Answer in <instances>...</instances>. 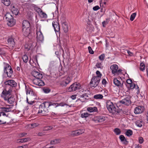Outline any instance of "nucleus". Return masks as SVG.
<instances>
[{
	"label": "nucleus",
	"mask_w": 148,
	"mask_h": 148,
	"mask_svg": "<svg viewBox=\"0 0 148 148\" xmlns=\"http://www.w3.org/2000/svg\"><path fill=\"white\" fill-rule=\"evenodd\" d=\"M13 106L12 105L5 104L4 107L1 108V111L0 112V125L6 123L8 114L6 113L11 112Z\"/></svg>",
	"instance_id": "f257e3e1"
},
{
	"label": "nucleus",
	"mask_w": 148,
	"mask_h": 148,
	"mask_svg": "<svg viewBox=\"0 0 148 148\" xmlns=\"http://www.w3.org/2000/svg\"><path fill=\"white\" fill-rule=\"evenodd\" d=\"M32 74L35 78L32 80L34 84L39 86H42L45 85V82L42 79L43 77L42 73L34 71L32 72Z\"/></svg>",
	"instance_id": "f03ea898"
},
{
	"label": "nucleus",
	"mask_w": 148,
	"mask_h": 148,
	"mask_svg": "<svg viewBox=\"0 0 148 148\" xmlns=\"http://www.w3.org/2000/svg\"><path fill=\"white\" fill-rule=\"evenodd\" d=\"M106 107L110 112L112 114L119 113L120 112L121 110L117 109L113 103L110 101H107L106 102Z\"/></svg>",
	"instance_id": "7ed1b4c3"
},
{
	"label": "nucleus",
	"mask_w": 148,
	"mask_h": 148,
	"mask_svg": "<svg viewBox=\"0 0 148 148\" xmlns=\"http://www.w3.org/2000/svg\"><path fill=\"white\" fill-rule=\"evenodd\" d=\"M12 92V89L10 87L8 90L7 88H5L1 94V97L5 101L11 95Z\"/></svg>",
	"instance_id": "20e7f679"
},
{
	"label": "nucleus",
	"mask_w": 148,
	"mask_h": 148,
	"mask_svg": "<svg viewBox=\"0 0 148 148\" xmlns=\"http://www.w3.org/2000/svg\"><path fill=\"white\" fill-rule=\"evenodd\" d=\"M5 66L4 67V72L6 73L8 77H10L13 74V71L11 66L8 64L4 63Z\"/></svg>",
	"instance_id": "39448f33"
},
{
	"label": "nucleus",
	"mask_w": 148,
	"mask_h": 148,
	"mask_svg": "<svg viewBox=\"0 0 148 148\" xmlns=\"http://www.w3.org/2000/svg\"><path fill=\"white\" fill-rule=\"evenodd\" d=\"M110 69L112 73L114 75H119L121 73L122 71V69L119 68L118 66L116 64L111 65Z\"/></svg>",
	"instance_id": "423d86ee"
},
{
	"label": "nucleus",
	"mask_w": 148,
	"mask_h": 148,
	"mask_svg": "<svg viewBox=\"0 0 148 148\" xmlns=\"http://www.w3.org/2000/svg\"><path fill=\"white\" fill-rule=\"evenodd\" d=\"M5 16L6 20L8 22L7 24L9 26H12L15 24V21L12 16L10 13H7Z\"/></svg>",
	"instance_id": "0eeeda50"
},
{
	"label": "nucleus",
	"mask_w": 148,
	"mask_h": 148,
	"mask_svg": "<svg viewBox=\"0 0 148 148\" xmlns=\"http://www.w3.org/2000/svg\"><path fill=\"white\" fill-rule=\"evenodd\" d=\"M80 85L79 83L75 82L70 86L68 89L69 92L75 91L79 89L80 88Z\"/></svg>",
	"instance_id": "6e6552de"
},
{
	"label": "nucleus",
	"mask_w": 148,
	"mask_h": 148,
	"mask_svg": "<svg viewBox=\"0 0 148 148\" xmlns=\"http://www.w3.org/2000/svg\"><path fill=\"white\" fill-rule=\"evenodd\" d=\"M100 79L93 77L91 79L90 84L91 87H95L98 85Z\"/></svg>",
	"instance_id": "1a4fd4ad"
},
{
	"label": "nucleus",
	"mask_w": 148,
	"mask_h": 148,
	"mask_svg": "<svg viewBox=\"0 0 148 148\" xmlns=\"http://www.w3.org/2000/svg\"><path fill=\"white\" fill-rule=\"evenodd\" d=\"M130 99L131 97L130 96H128L124 99L119 101V102L123 104L129 106L131 104V101Z\"/></svg>",
	"instance_id": "9d476101"
},
{
	"label": "nucleus",
	"mask_w": 148,
	"mask_h": 148,
	"mask_svg": "<svg viewBox=\"0 0 148 148\" xmlns=\"http://www.w3.org/2000/svg\"><path fill=\"white\" fill-rule=\"evenodd\" d=\"M37 38L39 41H42L43 40V36L40 28H37L36 30Z\"/></svg>",
	"instance_id": "9b49d317"
},
{
	"label": "nucleus",
	"mask_w": 148,
	"mask_h": 148,
	"mask_svg": "<svg viewBox=\"0 0 148 148\" xmlns=\"http://www.w3.org/2000/svg\"><path fill=\"white\" fill-rule=\"evenodd\" d=\"M48 112V109H47L46 108H43V107L41 105L39 106L38 113L41 114V115H46Z\"/></svg>",
	"instance_id": "f8f14e48"
},
{
	"label": "nucleus",
	"mask_w": 148,
	"mask_h": 148,
	"mask_svg": "<svg viewBox=\"0 0 148 148\" xmlns=\"http://www.w3.org/2000/svg\"><path fill=\"white\" fill-rule=\"evenodd\" d=\"M4 83L6 85L10 86L12 87H16L17 84V83L12 79L7 80Z\"/></svg>",
	"instance_id": "ddd939ff"
},
{
	"label": "nucleus",
	"mask_w": 148,
	"mask_h": 148,
	"mask_svg": "<svg viewBox=\"0 0 148 148\" xmlns=\"http://www.w3.org/2000/svg\"><path fill=\"white\" fill-rule=\"evenodd\" d=\"M144 108L143 106H139L135 108L134 113L136 114H140L144 111Z\"/></svg>",
	"instance_id": "4468645a"
},
{
	"label": "nucleus",
	"mask_w": 148,
	"mask_h": 148,
	"mask_svg": "<svg viewBox=\"0 0 148 148\" xmlns=\"http://www.w3.org/2000/svg\"><path fill=\"white\" fill-rule=\"evenodd\" d=\"M84 130L83 129H80L73 131L72 132L71 135L73 136H75L82 134L84 133Z\"/></svg>",
	"instance_id": "2eb2a0df"
},
{
	"label": "nucleus",
	"mask_w": 148,
	"mask_h": 148,
	"mask_svg": "<svg viewBox=\"0 0 148 148\" xmlns=\"http://www.w3.org/2000/svg\"><path fill=\"white\" fill-rule=\"evenodd\" d=\"M55 104L54 103H53L51 102L45 101L42 103L41 105L43 107V108L48 109V108L50 106H55Z\"/></svg>",
	"instance_id": "dca6fc26"
},
{
	"label": "nucleus",
	"mask_w": 148,
	"mask_h": 148,
	"mask_svg": "<svg viewBox=\"0 0 148 148\" xmlns=\"http://www.w3.org/2000/svg\"><path fill=\"white\" fill-rule=\"evenodd\" d=\"M72 79L69 77H67L61 83L62 86H66L71 82Z\"/></svg>",
	"instance_id": "f3484780"
},
{
	"label": "nucleus",
	"mask_w": 148,
	"mask_h": 148,
	"mask_svg": "<svg viewBox=\"0 0 148 148\" xmlns=\"http://www.w3.org/2000/svg\"><path fill=\"white\" fill-rule=\"evenodd\" d=\"M114 84L117 86L122 88L123 83H121L120 81L118 80L116 78H114L113 80Z\"/></svg>",
	"instance_id": "a211bd4d"
},
{
	"label": "nucleus",
	"mask_w": 148,
	"mask_h": 148,
	"mask_svg": "<svg viewBox=\"0 0 148 148\" xmlns=\"http://www.w3.org/2000/svg\"><path fill=\"white\" fill-rule=\"evenodd\" d=\"M31 28H23V30L24 35L27 37L31 32Z\"/></svg>",
	"instance_id": "6ab92c4d"
},
{
	"label": "nucleus",
	"mask_w": 148,
	"mask_h": 148,
	"mask_svg": "<svg viewBox=\"0 0 148 148\" xmlns=\"http://www.w3.org/2000/svg\"><path fill=\"white\" fill-rule=\"evenodd\" d=\"M52 25L55 32H59L60 31V27L59 24L57 22H52Z\"/></svg>",
	"instance_id": "aec40b11"
},
{
	"label": "nucleus",
	"mask_w": 148,
	"mask_h": 148,
	"mask_svg": "<svg viewBox=\"0 0 148 148\" xmlns=\"http://www.w3.org/2000/svg\"><path fill=\"white\" fill-rule=\"evenodd\" d=\"M23 28H28L30 27V24L29 22L26 20L23 21L22 23Z\"/></svg>",
	"instance_id": "412c9836"
},
{
	"label": "nucleus",
	"mask_w": 148,
	"mask_h": 148,
	"mask_svg": "<svg viewBox=\"0 0 148 148\" xmlns=\"http://www.w3.org/2000/svg\"><path fill=\"white\" fill-rule=\"evenodd\" d=\"M8 44L12 47H14L15 45V42L14 41V40L11 37L9 38L8 40Z\"/></svg>",
	"instance_id": "4be33fe9"
},
{
	"label": "nucleus",
	"mask_w": 148,
	"mask_h": 148,
	"mask_svg": "<svg viewBox=\"0 0 148 148\" xmlns=\"http://www.w3.org/2000/svg\"><path fill=\"white\" fill-rule=\"evenodd\" d=\"M8 44L12 47H14L15 45V42L14 41V40L11 37L9 38L8 40Z\"/></svg>",
	"instance_id": "5701e85b"
},
{
	"label": "nucleus",
	"mask_w": 148,
	"mask_h": 148,
	"mask_svg": "<svg viewBox=\"0 0 148 148\" xmlns=\"http://www.w3.org/2000/svg\"><path fill=\"white\" fill-rule=\"evenodd\" d=\"M63 30L65 33H66L68 30V25L66 22H64L62 25Z\"/></svg>",
	"instance_id": "b1692460"
},
{
	"label": "nucleus",
	"mask_w": 148,
	"mask_h": 148,
	"mask_svg": "<svg viewBox=\"0 0 148 148\" xmlns=\"http://www.w3.org/2000/svg\"><path fill=\"white\" fill-rule=\"evenodd\" d=\"M136 125L139 127H141L144 124V122L142 120H137L135 122Z\"/></svg>",
	"instance_id": "393cba45"
},
{
	"label": "nucleus",
	"mask_w": 148,
	"mask_h": 148,
	"mask_svg": "<svg viewBox=\"0 0 148 148\" xmlns=\"http://www.w3.org/2000/svg\"><path fill=\"white\" fill-rule=\"evenodd\" d=\"M5 101H7L9 104H12L14 102L15 99L12 96H9Z\"/></svg>",
	"instance_id": "a878e982"
},
{
	"label": "nucleus",
	"mask_w": 148,
	"mask_h": 148,
	"mask_svg": "<svg viewBox=\"0 0 148 148\" xmlns=\"http://www.w3.org/2000/svg\"><path fill=\"white\" fill-rule=\"evenodd\" d=\"M87 110L90 112H97L98 110L96 107H88L87 108Z\"/></svg>",
	"instance_id": "bb28decb"
},
{
	"label": "nucleus",
	"mask_w": 148,
	"mask_h": 148,
	"mask_svg": "<svg viewBox=\"0 0 148 148\" xmlns=\"http://www.w3.org/2000/svg\"><path fill=\"white\" fill-rule=\"evenodd\" d=\"M25 87V90L27 95L28 94L32 95L33 94V92L31 89L28 87H27L26 85Z\"/></svg>",
	"instance_id": "cd10ccee"
},
{
	"label": "nucleus",
	"mask_w": 148,
	"mask_h": 148,
	"mask_svg": "<svg viewBox=\"0 0 148 148\" xmlns=\"http://www.w3.org/2000/svg\"><path fill=\"white\" fill-rule=\"evenodd\" d=\"M97 119L98 122L101 123L104 121L106 120V117L103 116H99L97 117Z\"/></svg>",
	"instance_id": "c85d7f7f"
},
{
	"label": "nucleus",
	"mask_w": 148,
	"mask_h": 148,
	"mask_svg": "<svg viewBox=\"0 0 148 148\" xmlns=\"http://www.w3.org/2000/svg\"><path fill=\"white\" fill-rule=\"evenodd\" d=\"M12 13L15 15H18L19 11L18 9L17 8L14 7V6H13L11 9Z\"/></svg>",
	"instance_id": "c756f323"
},
{
	"label": "nucleus",
	"mask_w": 148,
	"mask_h": 148,
	"mask_svg": "<svg viewBox=\"0 0 148 148\" xmlns=\"http://www.w3.org/2000/svg\"><path fill=\"white\" fill-rule=\"evenodd\" d=\"M1 2L6 6H8L10 4V0H1Z\"/></svg>",
	"instance_id": "7c9ffc66"
},
{
	"label": "nucleus",
	"mask_w": 148,
	"mask_h": 148,
	"mask_svg": "<svg viewBox=\"0 0 148 148\" xmlns=\"http://www.w3.org/2000/svg\"><path fill=\"white\" fill-rule=\"evenodd\" d=\"M125 134L127 136L130 137L133 134V132L130 130H127L125 132Z\"/></svg>",
	"instance_id": "2f4dec72"
},
{
	"label": "nucleus",
	"mask_w": 148,
	"mask_h": 148,
	"mask_svg": "<svg viewBox=\"0 0 148 148\" xmlns=\"http://www.w3.org/2000/svg\"><path fill=\"white\" fill-rule=\"evenodd\" d=\"M60 139H53L50 141V144L51 145H54L59 143L60 141Z\"/></svg>",
	"instance_id": "473e14b6"
},
{
	"label": "nucleus",
	"mask_w": 148,
	"mask_h": 148,
	"mask_svg": "<svg viewBox=\"0 0 148 148\" xmlns=\"http://www.w3.org/2000/svg\"><path fill=\"white\" fill-rule=\"evenodd\" d=\"M55 106H56V107L58 106H68V105L65 103L64 102H61L60 103H54Z\"/></svg>",
	"instance_id": "72a5a7b5"
},
{
	"label": "nucleus",
	"mask_w": 148,
	"mask_h": 148,
	"mask_svg": "<svg viewBox=\"0 0 148 148\" xmlns=\"http://www.w3.org/2000/svg\"><path fill=\"white\" fill-rule=\"evenodd\" d=\"M103 96L101 94H97L94 96V98L96 99H101L103 98Z\"/></svg>",
	"instance_id": "f704fd0d"
},
{
	"label": "nucleus",
	"mask_w": 148,
	"mask_h": 148,
	"mask_svg": "<svg viewBox=\"0 0 148 148\" xmlns=\"http://www.w3.org/2000/svg\"><path fill=\"white\" fill-rule=\"evenodd\" d=\"M107 1V0H101V1L100 2V6L104 7V6L106 5V4Z\"/></svg>",
	"instance_id": "c9c22d12"
},
{
	"label": "nucleus",
	"mask_w": 148,
	"mask_h": 148,
	"mask_svg": "<svg viewBox=\"0 0 148 148\" xmlns=\"http://www.w3.org/2000/svg\"><path fill=\"white\" fill-rule=\"evenodd\" d=\"M22 59L23 61L26 63L27 62L28 60V58L26 55H24L22 57Z\"/></svg>",
	"instance_id": "e433bc0d"
},
{
	"label": "nucleus",
	"mask_w": 148,
	"mask_h": 148,
	"mask_svg": "<svg viewBox=\"0 0 148 148\" xmlns=\"http://www.w3.org/2000/svg\"><path fill=\"white\" fill-rule=\"evenodd\" d=\"M39 16L42 18H47V16L45 13L42 11L39 14Z\"/></svg>",
	"instance_id": "4c0bfd02"
},
{
	"label": "nucleus",
	"mask_w": 148,
	"mask_h": 148,
	"mask_svg": "<svg viewBox=\"0 0 148 148\" xmlns=\"http://www.w3.org/2000/svg\"><path fill=\"white\" fill-rule=\"evenodd\" d=\"M145 64L143 63H141L140 64V71H143L145 70Z\"/></svg>",
	"instance_id": "58836bf2"
},
{
	"label": "nucleus",
	"mask_w": 148,
	"mask_h": 148,
	"mask_svg": "<svg viewBox=\"0 0 148 148\" xmlns=\"http://www.w3.org/2000/svg\"><path fill=\"white\" fill-rule=\"evenodd\" d=\"M52 126H46L44 127L43 130V131H48L52 130L53 129Z\"/></svg>",
	"instance_id": "ea45409f"
},
{
	"label": "nucleus",
	"mask_w": 148,
	"mask_h": 148,
	"mask_svg": "<svg viewBox=\"0 0 148 148\" xmlns=\"http://www.w3.org/2000/svg\"><path fill=\"white\" fill-rule=\"evenodd\" d=\"M136 86L135 84L133 83L132 82L131 84H130L129 85H128L127 87L128 88H129L130 89H133Z\"/></svg>",
	"instance_id": "a19ab883"
},
{
	"label": "nucleus",
	"mask_w": 148,
	"mask_h": 148,
	"mask_svg": "<svg viewBox=\"0 0 148 148\" xmlns=\"http://www.w3.org/2000/svg\"><path fill=\"white\" fill-rule=\"evenodd\" d=\"M96 74L97 76H95L96 78H98L99 79H100L101 77L102 76V74L99 71H97L96 72Z\"/></svg>",
	"instance_id": "79ce46f5"
},
{
	"label": "nucleus",
	"mask_w": 148,
	"mask_h": 148,
	"mask_svg": "<svg viewBox=\"0 0 148 148\" xmlns=\"http://www.w3.org/2000/svg\"><path fill=\"white\" fill-rule=\"evenodd\" d=\"M90 114L87 112L83 113L81 114V116L82 118H86L88 117Z\"/></svg>",
	"instance_id": "37998d69"
},
{
	"label": "nucleus",
	"mask_w": 148,
	"mask_h": 148,
	"mask_svg": "<svg viewBox=\"0 0 148 148\" xmlns=\"http://www.w3.org/2000/svg\"><path fill=\"white\" fill-rule=\"evenodd\" d=\"M136 13H134L132 14L130 16V20L131 21H133L134 19V18L136 16Z\"/></svg>",
	"instance_id": "c03bdc74"
},
{
	"label": "nucleus",
	"mask_w": 148,
	"mask_h": 148,
	"mask_svg": "<svg viewBox=\"0 0 148 148\" xmlns=\"http://www.w3.org/2000/svg\"><path fill=\"white\" fill-rule=\"evenodd\" d=\"M114 132L116 135L120 134L121 132L120 130L117 128L115 129L114 130Z\"/></svg>",
	"instance_id": "a18cd8bd"
},
{
	"label": "nucleus",
	"mask_w": 148,
	"mask_h": 148,
	"mask_svg": "<svg viewBox=\"0 0 148 148\" xmlns=\"http://www.w3.org/2000/svg\"><path fill=\"white\" fill-rule=\"evenodd\" d=\"M105 58V55L104 54L101 55L99 57V59L101 61H103Z\"/></svg>",
	"instance_id": "49530a36"
},
{
	"label": "nucleus",
	"mask_w": 148,
	"mask_h": 148,
	"mask_svg": "<svg viewBox=\"0 0 148 148\" xmlns=\"http://www.w3.org/2000/svg\"><path fill=\"white\" fill-rule=\"evenodd\" d=\"M121 142L123 144L125 145H127L128 144V142L126 140L127 139H120Z\"/></svg>",
	"instance_id": "de8ad7c7"
},
{
	"label": "nucleus",
	"mask_w": 148,
	"mask_h": 148,
	"mask_svg": "<svg viewBox=\"0 0 148 148\" xmlns=\"http://www.w3.org/2000/svg\"><path fill=\"white\" fill-rule=\"evenodd\" d=\"M18 139V143H24L28 141L29 139Z\"/></svg>",
	"instance_id": "09e8293b"
},
{
	"label": "nucleus",
	"mask_w": 148,
	"mask_h": 148,
	"mask_svg": "<svg viewBox=\"0 0 148 148\" xmlns=\"http://www.w3.org/2000/svg\"><path fill=\"white\" fill-rule=\"evenodd\" d=\"M96 66L99 68H101L102 67V64L101 63L98 62L95 65Z\"/></svg>",
	"instance_id": "8fccbe9b"
},
{
	"label": "nucleus",
	"mask_w": 148,
	"mask_h": 148,
	"mask_svg": "<svg viewBox=\"0 0 148 148\" xmlns=\"http://www.w3.org/2000/svg\"><path fill=\"white\" fill-rule=\"evenodd\" d=\"M132 80L130 79H128L127 80V84H126V86L127 87L128 86V85H129L130 84L132 83Z\"/></svg>",
	"instance_id": "3c124183"
},
{
	"label": "nucleus",
	"mask_w": 148,
	"mask_h": 148,
	"mask_svg": "<svg viewBox=\"0 0 148 148\" xmlns=\"http://www.w3.org/2000/svg\"><path fill=\"white\" fill-rule=\"evenodd\" d=\"M88 49L89 51V52L90 54H92L94 53V51L92 50L91 47L90 46H89L88 47Z\"/></svg>",
	"instance_id": "603ef678"
},
{
	"label": "nucleus",
	"mask_w": 148,
	"mask_h": 148,
	"mask_svg": "<svg viewBox=\"0 0 148 148\" xmlns=\"http://www.w3.org/2000/svg\"><path fill=\"white\" fill-rule=\"evenodd\" d=\"M38 125L39 124H38L36 123H33L29 124V125H30L33 128L38 126Z\"/></svg>",
	"instance_id": "864d4df0"
},
{
	"label": "nucleus",
	"mask_w": 148,
	"mask_h": 148,
	"mask_svg": "<svg viewBox=\"0 0 148 148\" xmlns=\"http://www.w3.org/2000/svg\"><path fill=\"white\" fill-rule=\"evenodd\" d=\"M88 97V95L86 93H84L82 95H80L79 96V97L82 98H85L86 99V97Z\"/></svg>",
	"instance_id": "5fc2aeb1"
},
{
	"label": "nucleus",
	"mask_w": 148,
	"mask_h": 148,
	"mask_svg": "<svg viewBox=\"0 0 148 148\" xmlns=\"http://www.w3.org/2000/svg\"><path fill=\"white\" fill-rule=\"evenodd\" d=\"M36 11L38 13V14L42 11V10L40 8H37L35 9Z\"/></svg>",
	"instance_id": "6e6d98bb"
},
{
	"label": "nucleus",
	"mask_w": 148,
	"mask_h": 148,
	"mask_svg": "<svg viewBox=\"0 0 148 148\" xmlns=\"http://www.w3.org/2000/svg\"><path fill=\"white\" fill-rule=\"evenodd\" d=\"M31 5V2L30 1H28L27 2H26L24 4V6H29Z\"/></svg>",
	"instance_id": "4d7b16f0"
},
{
	"label": "nucleus",
	"mask_w": 148,
	"mask_h": 148,
	"mask_svg": "<svg viewBox=\"0 0 148 148\" xmlns=\"http://www.w3.org/2000/svg\"><path fill=\"white\" fill-rule=\"evenodd\" d=\"M43 90L44 92L46 93H49L50 91L49 88H44Z\"/></svg>",
	"instance_id": "13d9d810"
},
{
	"label": "nucleus",
	"mask_w": 148,
	"mask_h": 148,
	"mask_svg": "<svg viewBox=\"0 0 148 148\" xmlns=\"http://www.w3.org/2000/svg\"><path fill=\"white\" fill-rule=\"evenodd\" d=\"M27 134L25 133H20L18 136L20 137H22L24 136H25Z\"/></svg>",
	"instance_id": "bf43d9fd"
},
{
	"label": "nucleus",
	"mask_w": 148,
	"mask_h": 148,
	"mask_svg": "<svg viewBox=\"0 0 148 148\" xmlns=\"http://www.w3.org/2000/svg\"><path fill=\"white\" fill-rule=\"evenodd\" d=\"M100 9V8L98 5L94 6L93 8V9L94 11H97Z\"/></svg>",
	"instance_id": "052dcab7"
},
{
	"label": "nucleus",
	"mask_w": 148,
	"mask_h": 148,
	"mask_svg": "<svg viewBox=\"0 0 148 148\" xmlns=\"http://www.w3.org/2000/svg\"><path fill=\"white\" fill-rule=\"evenodd\" d=\"M102 83L103 84L105 85L106 83H107V82L106 80L105 79H103L102 80Z\"/></svg>",
	"instance_id": "680f3d73"
},
{
	"label": "nucleus",
	"mask_w": 148,
	"mask_h": 148,
	"mask_svg": "<svg viewBox=\"0 0 148 148\" xmlns=\"http://www.w3.org/2000/svg\"><path fill=\"white\" fill-rule=\"evenodd\" d=\"M127 53L128 55L129 56H133V54L132 52H130V51H129V50H127Z\"/></svg>",
	"instance_id": "e2e57ef3"
},
{
	"label": "nucleus",
	"mask_w": 148,
	"mask_h": 148,
	"mask_svg": "<svg viewBox=\"0 0 148 148\" xmlns=\"http://www.w3.org/2000/svg\"><path fill=\"white\" fill-rule=\"evenodd\" d=\"M92 27L91 26L89 27V26H88L86 28V29L88 31H90L92 29Z\"/></svg>",
	"instance_id": "0e129e2a"
},
{
	"label": "nucleus",
	"mask_w": 148,
	"mask_h": 148,
	"mask_svg": "<svg viewBox=\"0 0 148 148\" xmlns=\"http://www.w3.org/2000/svg\"><path fill=\"white\" fill-rule=\"evenodd\" d=\"M45 133L44 132H40L38 133V135L39 136H42L45 135Z\"/></svg>",
	"instance_id": "69168bd1"
},
{
	"label": "nucleus",
	"mask_w": 148,
	"mask_h": 148,
	"mask_svg": "<svg viewBox=\"0 0 148 148\" xmlns=\"http://www.w3.org/2000/svg\"><path fill=\"white\" fill-rule=\"evenodd\" d=\"M76 95H73L71 96V98L73 99H75L76 98Z\"/></svg>",
	"instance_id": "338daca9"
},
{
	"label": "nucleus",
	"mask_w": 148,
	"mask_h": 148,
	"mask_svg": "<svg viewBox=\"0 0 148 148\" xmlns=\"http://www.w3.org/2000/svg\"><path fill=\"white\" fill-rule=\"evenodd\" d=\"M27 102L28 104L31 105H32L33 103H34V102H35V101H27Z\"/></svg>",
	"instance_id": "774afa93"
}]
</instances>
